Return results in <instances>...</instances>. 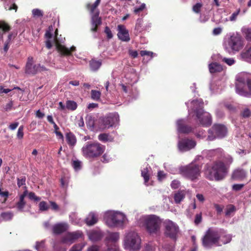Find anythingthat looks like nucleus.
<instances>
[{"mask_svg":"<svg viewBox=\"0 0 251 251\" xmlns=\"http://www.w3.org/2000/svg\"><path fill=\"white\" fill-rule=\"evenodd\" d=\"M240 116L242 119L250 118L251 116V110L247 106L242 108L240 112Z\"/></svg>","mask_w":251,"mask_h":251,"instance_id":"nucleus-31","label":"nucleus"},{"mask_svg":"<svg viewBox=\"0 0 251 251\" xmlns=\"http://www.w3.org/2000/svg\"><path fill=\"white\" fill-rule=\"evenodd\" d=\"M221 230L210 227L206 231L201 239L202 245L206 248H211L214 245L221 246Z\"/></svg>","mask_w":251,"mask_h":251,"instance_id":"nucleus-4","label":"nucleus"},{"mask_svg":"<svg viewBox=\"0 0 251 251\" xmlns=\"http://www.w3.org/2000/svg\"><path fill=\"white\" fill-rule=\"evenodd\" d=\"M83 236L82 231L77 230L73 232H69L64 238L65 241L73 242L75 240L80 238Z\"/></svg>","mask_w":251,"mask_h":251,"instance_id":"nucleus-20","label":"nucleus"},{"mask_svg":"<svg viewBox=\"0 0 251 251\" xmlns=\"http://www.w3.org/2000/svg\"><path fill=\"white\" fill-rule=\"evenodd\" d=\"M91 98L95 100H99L100 99L101 93L100 91L92 90L91 91Z\"/></svg>","mask_w":251,"mask_h":251,"instance_id":"nucleus-40","label":"nucleus"},{"mask_svg":"<svg viewBox=\"0 0 251 251\" xmlns=\"http://www.w3.org/2000/svg\"><path fill=\"white\" fill-rule=\"evenodd\" d=\"M66 107L68 109L75 110L77 108V104L73 100H68L66 102Z\"/></svg>","mask_w":251,"mask_h":251,"instance_id":"nucleus-39","label":"nucleus"},{"mask_svg":"<svg viewBox=\"0 0 251 251\" xmlns=\"http://www.w3.org/2000/svg\"><path fill=\"white\" fill-rule=\"evenodd\" d=\"M161 223V220L159 217L151 215L145 219L144 226L150 234H156L160 231Z\"/></svg>","mask_w":251,"mask_h":251,"instance_id":"nucleus-7","label":"nucleus"},{"mask_svg":"<svg viewBox=\"0 0 251 251\" xmlns=\"http://www.w3.org/2000/svg\"><path fill=\"white\" fill-rule=\"evenodd\" d=\"M179 171L183 176L193 181L198 180L201 175V167L195 163L181 167Z\"/></svg>","mask_w":251,"mask_h":251,"instance_id":"nucleus-6","label":"nucleus"},{"mask_svg":"<svg viewBox=\"0 0 251 251\" xmlns=\"http://www.w3.org/2000/svg\"><path fill=\"white\" fill-rule=\"evenodd\" d=\"M164 235L166 237L176 240L179 231L178 225L170 220L164 222Z\"/></svg>","mask_w":251,"mask_h":251,"instance_id":"nucleus-10","label":"nucleus"},{"mask_svg":"<svg viewBox=\"0 0 251 251\" xmlns=\"http://www.w3.org/2000/svg\"><path fill=\"white\" fill-rule=\"evenodd\" d=\"M223 61L228 64V65H232L234 63V59L232 58H224L222 59Z\"/></svg>","mask_w":251,"mask_h":251,"instance_id":"nucleus-60","label":"nucleus"},{"mask_svg":"<svg viewBox=\"0 0 251 251\" xmlns=\"http://www.w3.org/2000/svg\"><path fill=\"white\" fill-rule=\"evenodd\" d=\"M98 139L102 142H112L114 140L113 137L109 135L108 133H101L98 136Z\"/></svg>","mask_w":251,"mask_h":251,"instance_id":"nucleus-32","label":"nucleus"},{"mask_svg":"<svg viewBox=\"0 0 251 251\" xmlns=\"http://www.w3.org/2000/svg\"><path fill=\"white\" fill-rule=\"evenodd\" d=\"M14 216L13 213L10 211L2 212L0 217L4 221H11Z\"/></svg>","mask_w":251,"mask_h":251,"instance_id":"nucleus-34","label":"nucleus"},{"mask_svg":"<svg viewBox=\"0 0 251 251\" xmlns=\"http://www.w3.org/2000/svg\"><path fill=\"white\" fill-rule=\"evenodd\" d=\"M118 33L117 34L119 39L122 41L128 42L130 38L128 31L124 25H120L118 26Z\"/></svg>","mask_w":251,"mask_h":251,"instance_id":"nucleus-17","label":"nucleus"},{"mask_svg":"<svg viewBox=\"0 0 251 251\" xmlns=\"http://www.w3.org/2000/svg\"><path fill=\"white\" fill-rule=\"evenodd\" d=\"M68 227V225L65 223H58L53 226L52 232L56 235L60 234L66 231Z\"/></svg>","mask_w":251,"mask_h":251,"instance_id":"nucleus-23","label":"nucleus"},{"mask_svg":"<svg viewBox=\"0 0 251 251\" xmlns=\"http://www.w3.org/2000/svg\"><path fill=\"white\" fill-rule=\"evenodd\" d=\"M214 207L216 209V210L218 214L221 213L223 209V206H221L218 204H215Z\"/></svg>","mask_w":251,"mask_h":251,"instance_id":"nucleus-63","label":"nucleus"},{"mask_svg":"<svg viewBox=\"0 0 251 251\" xmlns=\"http://www.w3.org/2000/svg\"><path fill=\"white\" fill-rule=\"evenodd\" d=\"M242 56L246 61L251 63V46L242 53Z\"/></svg>","mask_w":251,"mask_h":251,"instance_id":"nucleus-36","label":"nucleus"},{"mask_svg":"<svg viewBox=\"0 0 251 251\" xmlns=\"http://www.w3.org/2000/svg\"><path fill=\"white\" fill-rule=\"evenodd\" d=\"M180 185V182L177 180H174L172 181L171 186L173 189H176L179 187Z\"/></svg>","mask_w":251,"mask_h":251,"instance_id":"nucleus-57","label":"nucleus"},{"mask_svg":"<svg viewBox=\"0 0 251 251\" xmlns=\"http://www.w3.org/2000/svg\"><path fill=\"white\" fill-rule=\"evenodd\" d=\"M202 3L199 2L197 3L193 6V11L196 13H199L201 11V9L202 7Z\"/></svg>","mask_w":251,"mask_h":251,"instance_id":"nucleus-44","label":"nucleus"},{"mask_svg":"<svg viewBox=\"0 0 251 251\" xmlns=\"http://www.w3.org/2000/svg\"><path fill=\"white\" fill-rule=\"evenodd\" d=\"M83 246L81 244H75L69 250V251H81Z\"/></svg>","mask_w":251,"mask_h":251,"instance_id":"nucleus-50","label":"nucleus"},{"mask_svg":"<svg viewBox=\"0 0 251 251\" xmlns=\"http://www.w3.org/2000/svg\"><path fill=\"white\" fill-rule=\"evenodd\" d=\"M89 64L91 69L93 71H96L101 66V62L100 60H91Z\"/></svg>","mask_w":251,"mask_h":251,"instance_id":"nucleus-33","label":"nucleus"},{"mask_svg":"<svg viewBox=\"0 0 251 251\" xmlns=\"http://www.w3.org/2000/svg\"><path fill=\"white\" fill-rule=\"evenodd\" d=\"M141 239L137 233L134 231L129 232L125 239L126 248L134 250H139L140 248Z\"/></svg>","mask_w":251,"mask_h":251,"instance_id":"nucleus-12","label":"nucleus"},{"mask_svg":"<svg viewBox=\"0 0 251 251\" xmlns=\"http://www.w3.org/2000/svg\"><path fill=\"white\" fill-rule=\"evenodd\" d=\"M166 175L163 171H159L157 173V178L159 181H162L166 177Z\"/></svg>","mask_w":251,"mask_h":251,"instance_id":"nucleus-52","label":"nucleus"},{"mask_svg":"<svg viewBox=\"0 0 251 251\" xmlns=\"http://www.w3.org/2000/svg\"><path fill=\"white\" fill-rule=\"evenodd\" d=\"M196 145V142L188 138H183L180 140L178 143V147L182 151H188L194 148Z\"/></svg>","mask_w":251,"mask_h":251,"instance_id":"nucleus-14","label":"nucleus"},{"mask_svg":"<svg viewBox=\"0 0 251 251\" xmlns=\"http://www.w3.org/2000/svg\"><path fill=\"white\" fill-rule=\"evenodd\" d=\"M89 239L93 242L100 241L103 237V233L98 229H94L87 232Z\"/></svg>","mask_w":251,"mask_h":251,"instance_id":"nucleus-15","label":"nucleus"},{"mask_svg":"<svg viewBox=\"0 0 251 251\" xmlns=\"http://www.w3.org/2000/svg\"><path fill=\"white\" fill-rule=\"evenodd\" d=\"M28 197L31 200H34L36 201H40L41 198L36 196L34 192H31L28 194Z\"/></svg>","mask_w":251,"mask_h":251,"instance_id":"nucleus-45","label":"nucleus"},{"mask_svg":"<svg viewBox=\"0 0 251 251\" xmlns=\"http://www.w3.org/2000/svg\"><path fill=\"white\" fill-rule=\"evenodd\" d=\"M140 54L142 56H148L150 57V59H151L153 57V52L148 50H141Z\"/></svg>","mask_w":251,"mask_h":251,"instance_id":"nucleus-46","label":"nucleus"},{"mask_svg":"<svg viewBox=\"0 0 251 251\" xmlns=\"http://www.w3.org/2000/svg\"><path fill=\"white\" fill-rule=\"evenodd\" d=\"M247 176V172L243 169L238 168L235 170L232 175L233 179L239 180H243Z\"/></svg>","mask_w":251,"mask_h":251,"instance_id":"nucleus-21","label":"nucleus"},{"mask_svg":"<svg viewBox=\"0 0 251 251\" xmlns=\"http://www.w3.org/2000/svg\"><path fill=\"white\" fill-rule=\"evenodd\" d=\"M24 127L23 126H20L18 128L17 132V137L19 139H22L24 136Z\"/></svg>","mask_w":251,"mask_h":251,"instance_id":"nucleus-55","label":"nucleus"},{"mask_svg":"<svg viewBox=\"0 0 251 251\" xmlns=\"http://www.w3.org/2000/svg\"><path fill=\"white\" fill-rule=\"evenodd\" d=\"M126 218L125 215L120 212L108 213L105 217L106 224L110 227H122Z\"/></svg>","mask_w":251,"mask_h":251,"instance_id":"nucleus-8","label":"nucleus"},{"mask_svg":"<svg viewBox=\"0 0 251 251\" xmlns=\"http://www.w3.org/2000/svg\"><path fill=\"white\" fill-rule=\"evenodd\" d=\"M87 127L89 128H94L95 126V121L92 117H89L87 121L86 122Z\"/></svg>","mask_w":251,"mask_h":251,"instance_id":"nucleus-49","label":"nucleus"},{"mask_svg":"<svg viewBox=\"0 0 251 251\" xmlns=\"http://www.w3.org/2000/svg\"><path fill=\"white\" fill-rule=\"evenodd\" d=\"M2 29L4 32L9 31L11 29V27L9 25L5 22H2L0 24V29Z\"/></svg>","mask_w":251,"mask_h":251,"instance_id":"nucleus-43","label":"nucleus"},{"mask_svg":"<svg viewBox=\"0 0 251 251\" xmlns=\"http://www.w3.org/2000/svg\"><path fill=\"white\" fill-rule=\"evenodd\" d=\"M25 191L21 195H20L19 201L16 204V206L17 209L20 211H23V209L26 204V202L25 201V198L27 195L28 191L27 190L26 186H25Z\"/></svg>","mask_w":251,"mask_h":251,"instance_id":"nucleus-22","label":"nucleus"},{"mask_svg":"<svg viewBox=\"0 0 251 251\" xmlns=\"http://www.w3.org/2000/svg\"><path fill=\"white\" fill-rule=\"evenodd\" d=\"M104 32L107 35V38L108 39H111L113 37V34L109 27L106 26L104 29Z\"/></svg>","mask_w":251,"mask_h":251,"instance_id":"nucleus-54","label":"nucleus"},{"mask_svg":"<svg viewBox=\"0 0 251 251\" xmlns=\"http://www.w3.org/2000/svg\"><path fill=\"white\" fill-rule=\"evenodd\" d=\"M177 130L179 132L189 133L192 131V127L185 125L183 120H179L177 122Z\"/></svg>","mask_w":251,"mask_h":251,"instance_id":"nucleus-24","label":"nucleus"},{"mask_svg":"<svg viewBox=\"0 0 251 251\" xmlns=\"http://www.w3.org/2000/svg\"><path fill=\"white\" fill-rule=\"evenodd\" d=\"M194 112L200 124L203 126H208L212 123V118L210 114L204 111L203 102L201 100H194L192 101Z\"/></svg>","mask_w":251,"mask_h":251,"instance_id":"nucleus-3","label":"nucleus"},{"mask_svg":"<svg viewBox=\"0 0 251 251\" xmlns=\"http://www.w3.org/2000/svg\"><path fill=\"white\" fill-rule=\"evenodd\" d=\"M26 177L25 176H22L17 178V185L19 187L25 185Z\"/></svg>","mask_w":251,"mask_h":251,"instance_id":"nucleus-42","label":"nucleus"},{"mask_svg":"<svg viewBox=\"0 0 251 251\" xmlns=\"http://www.w3.org/2000/svg\"><path fill=\"white\" fill-rule=\"evenodd\" d=\"M56 48L58 51L62 55H71L72 52L75 50V47L74 46H72L69 49L59 43H56Z\"/></svg>","mask_w":251,"mask_h":251,"instance_id":"nucleus-18","label":"nucleus"},{"mask_svg":"<svg viewBox=\"0 0 251 251\" xmlns=\"http://www.w3.org/2000/svg\"><path fill=\"white\" fill-rule=\"evenodd\" d=\"M109 159H110L108 155L107 154L105 153L102 156L101 161L103 163H107L109 161Z\"/></svg>","mask_w":251,"mask_h":251,"instance_id":"nucleus-64","label":"nucleus"},{"mask_svg":"<svg viewBox=\"0 0 251 251\" xmlns=\"http://www.w3.org/2000/svg\"><path fill=\"white\" fill-rule=\"evenodd\" d=\"M235 210V206L231 205L229 207L227 208L226 211V215L229 216L230 214Z\"/></svg>","mask_w":251,"mask_h":251,"instance_id":"nucleus-58","label":"nucleus"},{"mask_svg":"<svg viewBox=\"0 0 251 251\" xmlns=\"http://www.w3.org/2000/svg\"><path fill=\"white\" fill-rule=\"evenodd\" d=\"M100 12L97 11L94 14L91 18V24L92 27L91 30L93 32H97L98 27L101 24V19L99 17Z\"/></svg>","mask_w":251,"mask_h":251,"instance_id":"nucleus-19","label":"nucleus"},{"mask_svg":"<svg viewBox=\"0 0 251 251\" xmlns=\"http://www.w3.org/2000/svg\"><path fill=\"white\" fill-rule=\"evenodd\" d=\"M84 221L88 226H92L97 223L98 221V215L95 213L91 212L89 213Z\"/></svg>","mask_w":251,"mask_h":251,"instance_id":"nucleus-25","label":"nucleus"},{"mask_svg":"<svg viewBox=\"0 0 251 251\" xmlns=\"http://www.w3.org/2000/svg\"><path fill=\"white\" fill-rule=\"evenodd\" d=\"M72 166L75 171L81 169V162L79 160H74L72 162Z\"/></svg>","mask_w":251,"mask_h":251,"instance_id":"nucleus-47","label":"nucleus"},{"mask_svg":"<svg viewBox=\"0 0 251 251\" xmlns=\"http://www.w3.org/2000/svg\"><path fill=\"white\" fill-rule=\"evenodd\" d=\"M242 32L245 35L246 40L251 41V27L242 28Z\"/></svg>","mask_w":251,"mask_h":251,"instance_id":"nucleus-37","label":"nucleus"},{"mask_svg":"<svg viewBox=\"0 0 251 251\" xmlns=\"http://www.w3.org/2000/svg\"><path fill=\"white\" fill-rule=\"evenodd\" d=\"M222 160L214 161L211 164H207L204 169V177L210 181H221L227 175L230 165L233 161V157L228 154L221 151Z\"/></svg>","mask_w":251,"mask_h":251,"instance_id":"nucleus-1","label":"nucleus"},{"mask_svg":"<svg viewBox=\"0 0 251 251\" xmlns=\"http://www.w3.org/2000/svg\"><path fill=\"white\" fill-rule=\"evenodd\" d=\"M236 80V93L242 96L251 98V78L243 75L238 76Z\"/></svg>","mask_w":251,"mask_h":251,"instance_id":"nucleus-5","label":"nucleus"},{"mask_svg":"<svg viewBox=\"0 0 251 251\" xmlns=\"http://www.w3.org/2000/svg\"><path fill=\"white\" fill-rule=\"evenodd\" d=\"M244 186L243 184H235L232 185V189L235 191H240Z\"/></svg>","mask_w":251,"mask_h":251,"instance_id":"nucleus-56","label":"nucleus"},{"mask_svg":"<svg viewBox=\"0 0 251 251\" xmlns=\"http://www.w3.org/2000/svg\"><path fill=\"white\" fill-rule=\"evenodd\" d=\"M119 121V116L117 113H109L100 118V127L102 129H108L118 124Z\"/></svg>","mask_w":251,"mask_h":251,"instance_id":"nucleus-9","label":"nucleus"},{"mask_svg":"<svg viewBox=\"0 0 251 251\" xmlns=\"http://www.w3.org/2000/svg\"><path fill=\"white\" fill-rule=\"evenodd\" d=\"M240 12V9L239 8L236 12L233 13L231 16L229 17V20L231 21H234L236 20L238 15Z\"/></svg>","mask_w":251,"mask_h":251,"instance_id":"nucleus-53","label":"nucleus"},{"mask_svg":"<svg viewBox=\"0 0 251 251\" xmlns=\"http://www.w3.org/2000/svg\"><path fill=\"white\" fill-rule=\"evenodd\" d=\"M202 221L201 213L196 215L194 223L195 225H198L201 223Z\"/></svg>","mask_w":251,"mask_h":251,"instance_id":"nucleus-51","label":"nucleus"},{"mask_svg":"<svg viewBox=\"0 0 251 251\" xmlns=\"http://www.w3.org/2000/svg\"><path fill=\"white\" fill-rule=\"evenodd\" d=\"M228 47L226 48L228 51H238L243 47V41L241 36L238 34H233L230 36L227 42Z\"/></svg>","mask_w":251,"mask_h":251,"instance_id":"nucleus-13","label":"nucleus"},{"mask_svg":"<svg viewBox=\"0 0 251 251\" xmlns=\"http://www.w3.org/2000/svg\"><path fill=\"white\" fill-rule=\"evenodd\" d=\"M65 138L67 143L70 147H74L76 143V138L75 134L71 132H69L65 134Z\"/></svg>","mask_w":251,"mask_h":251,"instance_id":"nucleus-26","label":"nucleus"},{"mask_svg":"<svg viewBox=\"0 0 251 251\" xmlns=\"http://www.w3.org/2000/svg\"><path fill=\"white\" fill-rule=\"evenodd\" d=\"M185 192L184 191H178L174 195V200L176 203H179L185 197Z\"/></svg>","mask_w":251,"mask_h":251,"instance_id":"nucleus-29","label":"nucleus"},{"mask_svg":"<svg viewBox=\"0 0 251 251\" xmlns=\"http://www.w3.org/2000/svg\"><path fill=\"white\" fill-rule=\"evenodd\" d=\"M119 239L118 232H109L106 237L105 240L107 243L109 242L115 243Z\"/></svg>","mask_w":251,"mask_h":251,"instance_id":"nucleus-27","label":"nucleus"},{"mask_svg":"<svg viewBox=\"0 0 251 251\" xmlns=\"http://www.w3.org/2000/svg\"><path fill=\"white\" fill-rule=\"evenodd\" d=\"M39 207L40 210L42 211H46L49 208V205L45 201H41L39 204Z\"/></svg>","mask_w":251,"mask_h":251,"instance_id":"nucleus-41","label":"nucleus"},{"mask_svg":"<svg viewBox=\"0 0 251 251\" xmlns=\"http://www.w3.org/2000/svg\"><path fill=\"white\" fill-rule=\"evenodd\" d=\"M0 196L2 197H4V202H5L7 201V198L9 196V192L7 191H5L4 192L0 191Z\"/></svg>","mask_w":251,"mask_h":251,"instance_id":"nucleus-61","label":"nucleus"},{"mask_svg":"<svg viewBox=\"0 0 251 251\" xmlns=\"http://www.w3.org/2000/svg\"><path fill=\"white\" fill-rule=\"evenodd\" d=\"M145 4L143 3L139 7L135 8L134 10V13L137 14L143 11L145 9Z\"/></svg>","mask_w":251,"mask_h":251,"instance_id":"nucleus-59","label":"nucleus"},{"mask_svg":"<svg viewBox=\"0 0 251 251\" xmlns=\"http://www.w3.org/2000/svg\"><path fill=\"white\" fill-rule=\"evenodd\" d=\"M101 0H96L94 4H91L90 3H88L86 5V8L88 10H89L91 13H93L95 9L99 6L100 2Z\"/></svg>","mask_w":251,"mask_h":251,"instance_id":"nucleus-38","label":"nucleus"},{"mask_svg":"<svg viewBox=\"0 0 251 251\" xmlns=\"http://www.w3.org/2000/svg\"><path fill=\"white\" fill-rule=\"evenodd\" d=\"M219 230H221V237L220 243L221 242L224 245L229 243L231 241L232 237L231 235L225 234V231L223 229H220Z\"/></svg>","mask_w":251,"mask_h":251,"instance_id":"nucleus-30","label":"nucleus"},{"mask_svg":"<svg viewBox=\"0 0 251 251\" xmlns=\"http://www.w3.org/2000/svg\"><path fill=\"white\" fill-rule=\"evenodd\" d=\"M32 14L34 17H42L43 16V12L39 9H34L32 11Z\"/></svg>","mask_w":251,"mask_h":251,"instance_id":"nucleus-48","label":"nucleus"},{"mask_svg":"<svg viewBox=\"0 0 251 251\" xmlns=\"http://www.w3.org/2000/svg\"><path fill=\"white\" fill-rule=\"evenodd\" d=\"M227 133V129L225 126L219 124H214L209 130V135L207 137V139L212 141L216 138H223L226 135Z\"/></svg>","mask_w":251,"mask_h":251,"instance_id":"nucleus-11","label":"nucleus"},{"mask_svg":"<svg viewBox=\"0 0 251 251\" xmlns=\"http://www.w3.org/2000/svg\"><path fill=\"white\" fill-rule=\"evenodd\" d=\"M141 176L144 178V183L146 184L150 179L149 170L147 167L144 168L141 171Z\"/></svg>","mask_w":251,"mask_h":251,"instance_id":"nucleus-35","label":"nucleus"},{"mask_svg":"<svg viewBox=\"0 0 251 251\" xmlns=\"http://www.w3.org/2000/svg\"><path fill=\"white\" fill-rule=\"evenodd\" d=\"M129 55L132 58H135L138 56V52L136 50H129L128 51Z\"/></svg>","mask_w":251,"mask_h":251,"instance_id":"nucleus-62","label":"nucleus"},{"mask_svg":"<svg viewBox=\"0 0 251 251\" xmlns=\"http://www.w3.org/2000/svg\"><path fill=\"white\" fill-rule=\"evenodd\" d=\"M209 70L210 73L213 74L222 72L223 67L217 63H212L209 65Z\"/></svg>","mask_w":251,"mask_h":251,"instance_id":"nucleus-28","label":"nucleus"},{"mask_svg":"<svg viewBox=\"0 0 251 251\" xmlns=\"http://www.w3.org/2000/svg\"><path fill=\"white\" fill-rule=\"evenodd\" d=\"M82 154L87 159H95L101 156L105 146L97 142H88L82 148Z\"/></svg>","mask_w":251,"mask_h":251,"instance_id":"nucleus-2","label":"nucleus"},{"mask_svg":"<svg viewBox=\"0 0 251 251\" xmlns=\"http://www.w3.org/2000/svg\"><path fill=\"white\" fill-rule=\"evenodd\" d=\"M33 57H28V60L26 62L25 73L30 75H35L38 73V64L32 65Z\"/></svg>","mask_w":251,"mask_h":251,"instance_id":"nucleus-16","label":"nucleus"}]
</instances>
